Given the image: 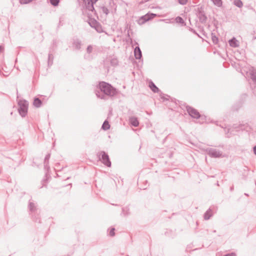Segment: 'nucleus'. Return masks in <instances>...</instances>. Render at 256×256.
I'll return each instance as SVG.
<instances>
[{"label": "nucleus", "mask_w": 256, "mask_h": 256, "mask_svg": "<svg viewBox=\"0 0 256 256\" xmlns=\"http://www.w3.org/2000/svg\"><path fill=\"white\" fill-rule=\"evenodd\" d=\"M94 92L98 98L106 100L116 96L120 92L110 84L100 81L96 85Z\"/></svg>", "instance_id": "f257e3e1"}, {"label": "nucleus", "mask_w": 256, "mask_h": 256, "mask_svg": "<svg viewBox=\"0 0 256 256\" xmlns=\"http://www.w3.org/2000/svg\"><path fill=\"white\" fill-rule=\"evenodd\" d=\"M28 210L32 220L35 222L41 223L40 214L41 210L38 208L37 202L32 200V198L28 200Z\"/></svg>", "instance_id": "f03ea898"}, {"label": "nucleus", "mask_w": 256, "mask_h": 256, "mask_svg": "<svg viewBox=\"0 0 256 256\" xmlns=\"http://www.w3.org/2000/svg\"><path fill=\"white\" fill-rule=\"evenodd\" d=\"M252 129V127L248 122L244 123V122H240L239 124H233L230 128H225V132L226 134H230V135H234L236 132L244 131L248 132L250 131ZM227 136L230 137V136L228 135Z\"/></svg>", "instance_id": "7ed1b4c3"}, {"label": "nucleus", "mask_w": 256, "mask_h": 256, "mask_svg": "<svg viewBox=\"0 0 256 256\" xmlns=\"http://www.w3.org/2000/svg\"><path fill=\"white\" fill-rule=\"evenodd\" d=\"M18 112L19 114L24 118L28 114V102L24 99L20 100L18 102Z\"/></svg>", "instance_id": "20e7f679"}, {"label": "nucleus", "mask_w": 256, "mask_h": 256, "mask_svg": "<svg viewBox=\"0 0 256 256\" xmlns=\"http://www.w3.org/2000/svg\"><path fill=\"white\" fill-rule=\"evenodd\" d=\"M97 157L102 164L108 168L112 166V162L108 154L104 150L100 151L96 154Z\"/></svg>", "instance_id": "39448f33"}, {"label": "nucleus", "mask_w": 256, "mask_h": 256, "mask_svg": "<svg viewBox=\"0 0 256 256\" xmlns=\"http://www.w3.org/2000/svg\"><path fill=\"white\" fill-rule=\"evenodd\" d=\"M91 16H92L88 14V20H87L90 26L94 28L98 33L103 32L104 30H103L102 24L94 18H92Z\"/></svg>", "instance_id": "423d86ee"}, {"label": "nucleus", "mask_w": 256, "mask_h": 256, "mask_svg": "<svg viewBox=\"0 0 256 256\" xmlns=\"http://www.w3.org/2000/svg\"><path fill=\"white\" fill-rule=\"evenodd\" d=\"M158 16V15L157 14H154L149 12L145 15L140 16L136 20V22L139 25H142Z\"/></svg>", "instance_id": "0eeeda50"}, {"label": "nucleus", "mask_w": 256, "mask_h": 256, "mask_svg": "<svg viewBox=\"0 0 256 256\" xmlns=\"http://www.w3.org/2000/svg\"><path fill=\"white\" fill-rule=\"evenodd\" d=\"M204 9V6H201L196 10V15L198 18L200 22L202 24H205L208 19Z\"/></svg>", "instance_id": "6e6552de"}, {"label": "nucleus", "mask_w": 256, "mask_h": 256, "mask_svg": "<svg viewBox=\"0 0 256 256\" xmlns=\"http://www.w3.org/2000/svg\"><path fill=\"white\" fill-rule=\"evenodd\" d=\"M184 104L186 107V110L191 118L196 119H199L200 118V114L196 109L186 104V103H184Z\"/></svg>", "instance_id": "1a4fd4ad"}, {"label": "nucleus", "mask_w": 256, "mask_h": 256, "mask_svg": "<svg viewBox=\"0 0 256 256\" xmlns=\"http://www.w3.org/2000/svg\"><path fill=\"white\" fill-rule=\"evenodd\" d=\"M206 151L207 154L212 158H222L224 157L222 152L215 148H208L206 149Z\"/></svg>", "instance_id": "9d476101"}, {"label": "nucleus", "mask_w": 256, "mask_h": 256, "mask_svg": "<svg viewBox=\"0 0 256 256\" xmlns=\"http://www.w3.org/2000/svg\"><path fill=\"white\" fill-rule=\"evenodd\" d=\"M216 207L209 208L204 214V219L206 220H210L214 216V214L216 212Z\"/></svg>", "instance_id": "9b49d317"}, {"label": "nucleus", "mask_w": 256, "mask_h": 256, "mask_svg": "<svg viewBox=\"0 0 256 256\" xmlns=\"http://www.w3.org/2000/svg\"><path fill=\"white\" fill-rule=\"evenodd\" d=\"M162 95H163L162 96H161V98L164 101V100H169L170 99L172 102H174L176 104V101H178L180 108L182 109H184V108L186 109V107L184 106V104L185 103L184 102L176 100V98H171L170 96H169L168 94H162Z\"/></svg>", "instance_id": "f8f14e48"}, {"label": "nucleus", "mask_w": 256, "mask_h": 256, "mask_svg": "<svg viewBox=\"0 0 256 256\" xmlns=\"http://www.w3.org/2000/svg\"><path fill=\"white\" fill-rule=\"evenodd\" d=\"M44 168L46 171V172L45 174L44 178L42 181V186L40 187V188H42L43 186H45L46 184L48 182V178L49 176L48 174V172L50 170V167L48 165V162L44 163Z\"/></svg>", "instance_id": "ddd939ff"}, {"label": "nucleus", "mask_w": 256, "mask_h": 256, "mask_svg": "<svg viewBox=\"0 0 256 256\" xmlns=\"http://www.w3.org/2000/svg\"><path fill=\"white\" fill-rule=\"evenodd\" d=\"M148 87L150 90L154 93L162 94L161 90L158 88L154 84L152 80H150L148 81Z\"/></svg>", "instance_id": "4468645a"}, {"label": "nucleus", "mask_w": 256, "mask_h": 256, "mask_svg": "<svg viewBox=\"0 0 256 256\" xmlns=\"http://www.w3.org/2000/svg\"><path fill=\"white\" fill-rule=\"evenodd\" d=\"M134 53L136 59L143 60L142 52L139 46H136L134 48Z\"/></svg>", "instance_id": "2eb2a0df"}, {"label": "nucleus", "mask_w": 256, "mask_h": 256, "mask_svg": "<svg viewBox=\"0 0 256 256\" xmlns=\"http://www.w3.org/2000/svg\"><path fill=\"white\" fill-rule=\"evenodd\" d=\"M72 45L76 50H80L81 48L82 41L78 38H74L72 40Z\"/></svg>", "instance_id": "dca6fc26"}, {"label": "nucleus", "mask_w": 256, "mask_h": 256, "mask_svg": "<svg viewBox=\"0 0 256 256\" xmlns=\"http://www.w3.org/2000/svg\"><path fill=\"white\" fill-rule=\"evenodd\" d=\"M230 46L233 48H238L239 46V42L235 37H232L228 40Z\"/></svg>", "instance_id": "f3484780"}, {"label": "nucleus", "mask_w": 256, "mask_h": 256, "mask_svg": "<svg viewBox=\"0 0 256 256\" xmlns=\"http://www.w3.org/2000/svg\"><path fill=\"white\" fill-rule=\"evenodd\" d=\"M42 101L38 98L35 96L34 98L33 105L36 108H39L42 106Z\"/></svg>", "instance_id": "a211bd4d"}, {"label": "nucleus", "mask_w": 256, "mask_h": 256, "mask_svg": "<svg viewBox=\"0 0 256 256\" xmlns=\"http://www.w3.org/2000/svg\"><path fill=\"white\" fill-rule=\"evenodd\" d=\"M130 124L134 127H137L139 125V121L138 118L136 116H132L130 118Z\"/></svg>", "instance_id": "6ab92c4d"}, {"label": "nucleus", "mask_w": 256, "mask_h": 256, "mask_svg": "<svg viewBox=\"0 0 256 256\" xmlns=\"http://www.w3.org/2000/svg\"><path fill=\"white\" fill-rule=\"evenodd\" d=\"M110 124L108 121V120H106L104 122L102 126L101 129L104 130H109L110 128Z\"/></svg>", "instance_id": "aec40b11"}, {"label": "nucleus", "mask_w": 256, "mask_h": 256, "mask_svg": "<svg viewBox=\"0 0 256 256\" xmlns=\"http://www.w3.org/2000/svg\"><path fill=\"white\" fill-rule=\"evenodd\" d=\"M175 20L177 24H180L182 26H185L186 25V22L183 18L180 16H176L175 18Z\"/></svg>", "instance_id": "412c9836"}, {"label": "nucleus", "mask_w": 256, "mask_h": 256, "mask_svg": "<svg viewBox=\"0 0 256 256\" xmlns=\"http://www.w3.org/2000/svg\"><path fill=\"white\" fill-rule=\"evenodd\" d=\"M54 56L51 53V52L50 51L48 54V67H50L52 66L53 64V60H54Z\"/></svg>", "instance_id": "4be33fe9"}, {"label": "nucleus", "mask_w": 256, "mask_h": 256, "mask_svg": "<svg viewBox=\"0 0 256 256\" xmlns=\"http://www.w3.org/2000/svg\"><path fill=\"white\" fill-rule=\"evenodd\" d=\"M94 4H92V3H90V4H88V5H90L88 6V8L90 11H92V12H94V14L97 17H98L96 11V10L94 8Z\"/></svg>", "instance_id": "5701e85b"}, {"label": "nucleus", "mask_w": 256, "mask_h": 256, "mask_svg": "<svg viewBox=\"0 0 256 256\" xmlns=\"http://www.w3.org/2000/svg\"><path fill=\"white\" fill-rule=\"evenodd\" d=\"M115 228L114 227H110L108 230V235L110 236L113 237L115 236Z\"/></svg>", "instance_id": "b1692460"}, {"label": "nucleus", "mask_w": 256, "mask_h": 256, "mask_svg": "<svg viewBox=\"0 0 256 256\" xmlns=\"http://www.w3.org/2000/svg\"><path fill=\"white\" fill-rule=\"evenodd\" d=\"M212 36V40L214 44H217L218 42V38L216 36L215 34L214 33L212 32L211 33Z\"/></svg>", "instance_id": "393cba45"}, {"label": "nucleus", "mask_w": 256, "mask_h": 256, "mask_svg": "<svg viewBox=\"0 0 256 256\" xmlns=\"http://www.w3.org/2000/svg\"><path fill=\"white\" fill-rule=\"evenodd\" d=\"M242 106V102H238L235 104L232 107V109L234 110L238 111Z\"/></svg>", "instance_id": "a878e982"}, {"label": "nucleus", "mask_w": 256, "mask_h": 256, "mask_svg": "<svg viewBox=\"0 0 256 256\" xmlns=\"http://www.w3.org/2000/svg\"><path fill=\"white\" fill-rule=\"evenodd\" d=\"M234 4L239 8H241L243 6V2L241 0H234Z\"/></svg>", "instance_id": "bb28decb"}, {"label": "nucleus", "mask_w": 256, "mask_h": 256, "mask_svg": "<svg viewBox=\"0 0 256 256\" xmlns=\"http://www.w3.org/2000/svg\"><path fill=\"white\" fill-rule=\"evenodd\" d=\"M122 214L124 216H128L130 214V209L128 206L122 208Z\"/></svg>", "instance_id": "cd10ccee"}, {"label": "nucleus", "mask_w": 256, "mask_h": 256, "mask_svg": "<svg viewBox=\"0 0 256 256\" xmlns=\"http://www.w3.org/2000/svg\"><path fill=\"white\" fill-rule=\"evenodd\" d=\"M111 66H115L118 65V61L116 58H112L110 60Z\"/></svg>", "instance_id": "c85d7f7f"}, {"label": "nucleus", "mask_w": 256, "mask_h": 256, "mask_svg": "<svg viewBox=\"0 0 256 256\" xmlns=\"http://www.w3.org/2000/svg\"><path fill=\"white\" fill-rule=\"evenodd\" d=\"M48 1L54 6H58L60 2V0H48Z\"/></svg>", "instance_id": "c756f323"}, {"label": "nucleus", "mask_w": 256, "mask_h": 256, "mask_svg": "<svg viewBox=\"0 0 256 256\" xmlns=\"http://www.w3.org/2000/svg\"><path fill=\"white\" fill-rule=\"evenodd\" d=\"M250 76L252 82L256 84V70L250 72Z\"/></svg>", "instance_id": "7c9ffc66"}, {"label": "nucleus", "mask_w": 256, "mask_h": 256, "mask_svg": "<svg viewBox=\"0 0 256 256\" xmlns=\"http://www.w3.org/2000/svg\"><path fill=\"white\" fill-rule=\"evenodd\" d=\"M214 4L218 7H220L222 5V0H211Z\"/></svg>", "instance_id": "2f4dec72"}, {"label": "nucleus", "mask_w": 256, "mask_h": 256, "mask_svg": "<svg viewBox=\"0 0 256 256\" xmlns=\"http://www.w3.org/2000/svg\"><path fill=\"white\" fill-rule=\"evenodd\" d=\"M92 50L93 46L91 44L88 45L86 48V53L88 54H90L92 52Z\"/></svg>", "instance_id": "473e14b6"}, {"label": "nucleus", "mask_w": 256, "mask_h": 256, "mask_svg": "<svg viewBox=\"0 0 256 256\" xmlns=\"http://www.w3.org/2000/svg\"><path fill=\"white\" fill-rule=\"evenodd\" d=\"M130 30V28H129V30H128V32H127V36L128 37V40H126V42H129L130 44L131 45H132V44H133V40L130 38V32H129V30Z\"/></svg>", "instance_id": "72a5a7b5"}, {"label": "nucleus", "mask_w": 256, "mask_h": 256, "mask_svg": "<svg viewBox=\"0 0 256 256\" xmlns=\"http://www.w3.org/2000/svg\"><path fill=\"white\" fill-rule=\"evenodd\" d=\"M101 10L102 12L106 14V15H108L110 13L108 9L105 6H102Z\"/></svg>", "instance_id": "f704fd0d"}, {"label": "nucleus", "mask_w": 256, "mask_h": 256, "mask_svg": "<svg viewBox=\"0 0 256 256\" xmlns=\"http://www.w3.org/2000/svg\"><path fill=\"white\" fill-rule=\"evenodd\" d=\"M189 30L193 34L197 36L199 38H202V36L196 32L195 30L192 28H190Z\"/></svg>", "instance_id": "c9c22d12"}, {"label": "nucleus", "mask_w": 256, "mask_h": 256, "mask_svg": "<svg viewBox=\"0 0 256 256\" xmlns=\"http://www.w3.org/2000/svg\"><path fill=\"white\" fill-rule=\"evenodd\" d=\"M33 0H19L20 3L22 4H28L32 2Z\"/></svg>", "instance_id": "e433bc0d"}, {"label": "nucleus", "mask_w": 256, "mask_h": 256, "mask_svg": "<svg viewBox=\"0 0 256 256\" xmlns=\"http://www.w3.org/2000/svg\"><path fill=\"white\" fill-rule=\"evenodd\" d=\"M50 157V153H48L44 158V163L48 162Z\"/></svg>", "instance_id": "4c0bfd02"}, {"label": "nucleus", "mask_w": 256, "mask_h": 256, "mask_svg": "<svg viewBox=\"0 0 256 256\" xmlns=\"http://www.w3.org/2000/svg\"><path fill=\"white\" fill-rule=\"evenodd\" d=\"M84 59L88 60H91L92 59V56L90 54H86L84 56Z\"/></svg>", "instance_id": "58836bf2"}, {"label": "nucleus", "mask_w": 256, "mask_h": 256, "mask_svg": "<svg viewBox=\"0 0 256 256\" xmlns=\"http://www.w3.org/2000/svg\"><path fill=\"white\" fill-rule=\"evenodd\" d=\"M177 0L179 4L184 6V5H186L188 3V0Z\"/></svg>", "instance_id": "ea45409f"}, {"label": "nucleus", "mask_w": 256, "mask_h": 256, "mask_svg": "<svg viewBox=\"0 0 256 256\" xmlns=\"http://www.w3.org/2000/svg\"><path fill=\"white\" fill-rule=\"evenodd\" d=\"M212 24H213L214 26L215 27V28L216 29H218V22L215 18H214Z\"/></svg>", "instance_id": "a19ab883"}, {"label": "nucleus", "mask_w": 256, "mask_h": 256, "mask_svg": "<svg viewBox=\"0 0 256 256\" xmlns=\"http://www.w3.org/2000/svg\"><path fill=\"white\" fill-rule=\"evenodd\" d=\"M58 40L56 39H54L52 40V46L53 48L57 47Z\"/></svg>", "instance_id": "79ce46f5"}, {"label": "nucleus", "mask_w": 256, "mask_h": 256, "mask_svg": "<svg viewBox=\"0 0 256 256\" xmlns=\"http://www.w3.org/2000/svg\"><path fill=\"white\" fill-rule=\"evenodd\" d=\"M223 256H236L234 252H231L224 254Z\"/></svg>", "instance_id": "37998d69"}, {"label": "nucleus", "mask_w": 256, "mask_h": 256, "mask_svg": "<svg viewBox=\"0 0 256 256\" xmlns=\"http://www.w3.org/2000/svg\"><path fill=\"white\" fill-rule=\"evenodd\" d=\"M64 21L63 18H60L59 20V23L58 26V28L60 26H62V22Z\"/></svg>", "instance_id": "c03bdc74"}, {"label": "nucleus", "mask_w": 256, "mask_h": 256, "mask_svg": "<svg viewBox=\"0 0 256 256\" xmlns=\"http://www.w3.org/2000/svg\"><path fill=\"white\" fill-rule=\"evenodd\" d=\"M199 119H201L202 122L206 121V116L204 115H202L200 114V117Z\"/></svg>", "instance_id": "a18cd8bd"}, {"label": "nucleus", "mask_w": 256, "mask_h": 256, "mask_svg": "<svg viewBox=\"0 0 256 256\" xmlns=\"http://www.w3.org/2000/svg\"><path fill=\"white\" fill-rule=\"evenodd\" d=\"M98 0H86L88 4L90 3L96 4Z\"/></svg>", "instance_id": "49530a36"}, {"label": "nucleus", "mask_w": 256, "mask_h": 256, "mask_svg": "<svg viewBox=\"0 0 256 256\" xmlns=\"http://www.w3.org/2000/svg\"><path fill=\"white\" fill-rule=\"evenodd\" d=\"M134 46H139V44H138V42H137L133 40V44H132V47H134Z\"/></svg>", "instance_id": "de8ad7c7"}, {"label": "nucleus", "mask_w": 256, "mask_h": 256, "mask_svg": "<svg viewBox=\"0 0 256 256\" xmlns=\"http://www.w3.org/2000/svg\"><path fill=\"white\" fill-rule=\"evenodd\" d=\"M4 50V47L3 46L0 45V52H3Z\"/></svg>", "instance_id": "09e8293b"}, {"label": "nucleus", "mask_w": 256, "mask_h": 256, "mask_svg": "<svg viewBox=\"0 0 256 256\" xmlns=\"http://www.w3.org/2000/svg\"><path fill=\"white\" fill-rule=\"evenodd\" d=\"M202 34H203L204 36H205L206 37H207L206 34V32L204 31V28H202Z\"/></svg>", "instance_id": "8fccbe9b"}, {"label": "nucleus", "mask_w": 256, "mask_h": 256, "mask_svg": "<svg viewBox=\"0 0 256 256\" xmlns=\"http://www.w3.org/2000/svg\"><path fill=\"white\" fill-rule=\"evenodd\" d=\"M253 151L254 154L256 156V145L253 147Z\"/></svg>", "instance_id": "3c124183"}, {"label": "nucleus", "mask_w": 256, "mask_h": 256, "mask_svg": "<svg viewBox=\"0 0 256 256\" xmlns=\"http://www.w3.org/2000/svg\"><path fill=\"white\" fill-rule=\"evenodd\" d=\"M234 190V186H232L230 187V192H232Z\"/></svg>", "instance_id": "603ef678"}, {"label": "nucleus", "mask_w": 256, "mask_h": 256, "mask_svg": "<svg viewBox=\"0 0 256 256\" xmlns=\"http://www.w3.org/2000/svg\"><path fill=\"white\" fill-rule=\"evenodd\" d=\"M0 74H2L3 76H8L7 75H5L4 74H3L1 71V70H0Z\"/></svg>", "instance_id": "864d4df0"}, {"label": "nucleus", "mask_w": 256, "mask_h": 256, "mask_svg": "<svg viewBox=\"0 0 256 256\" xmlns=\"http://www.w3.org/2000/svg\"><path fill=\"white\" fill-rule=\"evenodd\" d=\"M212 122H214L212 121ZM214 122V124H215L216 125L218 126V121L215 122Z\"/></svg>", "instance_id": "5fc2aeb1"}, {"label": "nucleus", "mask_w": 256, "mask_h": 256, "mask_svg": "<svg viewBox=\"0 0 256 256\" xmlns=\"http://www.w3.org/2000/svg\"><path fill=\"white\" fill-rule=\"evenodd\" d=\"M166 138H167V136H166V138L163 140V142H163V143H164V142H165V141L166 140Z\"/></svg>", "instance_id": "6e6d98bb"}, {"label": "nucleus", "mask_w": 256, "mask_h": 256, "mask_svg": "<svg viewBox=\"0 0 256 256\" xmlns=\"http://www.w3.org/2000/svg\"><path fill=\"white\" fill-rule=\"evenodd\" d=\"M166 138H167V136H166V138L163 140V142H163V143H164V142H165V141L166 140Z\"/></svg>", "instance_id": "4d7b16f0"}, {"label": "nucleus", "mask_w": 256, "mask_h": 256, "mask_svg": "<svg viewBox=\"0 0 256 256\" xmlns=\"http://www.w3.org/2000/svg\"><path fill=\"white\" fill-rule=\"evenodd\" d=\"M256 38V36H254L252 38V40H254Z\"/></svg>", "instance_id": "13d9d810"}, {"label": "nucleus", "mask_w": 256, "mask_h": 256, "mask_svg": "<svg viewBox=\"0 0 256 256\" xmlns=\"http://www.w3.org/2000/svg\"><path fill=\"white\" fill-rule=\"evenodd\" d=\"M244 195L248 196V194H247V193H244Z\"/></svg>", "instance_id": "bf43d9fd"}, {"label": "nucleus", "mask_w": 256, "mask_h": 256, "mask_svg": "<svg viewBox=\"0 0 256 256\" xmlns=\"http://www.w3.org/2000/svg\"><path fill=\"white\" fill-rule=\"evenodd\" d=\"M216 185L217 186H219V184H218V182L217 183H216Z\"/></svg>", "instance_id": "052dcab7"}, {"label": "nucleus", "mask_w": 256, "mask_h": 256, "mask_svg": "<svg viewBox=\"0 0 256 256\" xmlns=\"http://www.w3.org/2000/svg\"><path fill=\"white\" fill-rule=\"evenodd\" d=\"M58 164H59V163H57V164H56V166H58Z\"/></svg>", "instance_id": "680f3d73"}, {"label": "nucleus", "mask_w": 256, "mask_h": 256, "mask_svg": "<svg viewBox=\"0 0 256 256\" xmlns=\"http://www.w3.org/2000/svg\"><path fill=\"white\" fill-rule=\"evenodd\" d=\"M213 232H216V230H214L213 231Z\"/></svg>", "instance_id": "e2e57ef3"}, {"label": "nucleus", "mask_w": 256, "mask_h": 256, "mask_svg": "<svg viewBox=\"0 0 256 256\" xmlns=\"http://www.w3.org/2000/svg\"><path fill=\"white\" fill-rule=\"evenodd\" d=\"M220 126L223 128V126H221V125H220Z\"/></svg>", "instance_id": "0e129e2a"}]
</instances>
